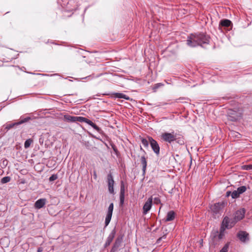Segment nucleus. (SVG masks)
<instances>
[{"label":"nucleus","instance_id":"obj_18","mask_svg":"<svg viewBox=\"0 0 252 252\" xmlns=\"http://www.w3.org/2000/svg\"><path fill=\"white\" fill-rule=\"evenodd\" d=\"M113 97H114L115 98H124L126 100L130 99V97L126 95L123 93H114L113 94Z\"/></svg>","mask_w":252,"mask_h":252},{"label":"nucleus","instance_id":"obj_29","mask_svg":"<svg viewBox=\"0 0 252 252\" xmlns=\"http://www.w3.org/2000/svg\"><path fill=\"white\" fill-rule=\"evenodd\" d=\"M239 196H240V194H239V192H237V190H234L231 193V197L232 198H237L239 197Z\"/></svg>","mask_w":252,"mask_h":252},{"label":"nucleus","instance_id":"obj_37","mask_svg":"<svg viewBox=\"0 0 252 252\" xmlns=\"http://www.w3.org/2000/svg\"><path fill=\"white\" fill-rule=\"evenodd\" d=\"M231 193L230 191H227V193H226V196H229L230 195V194L231 195Z\"/></svg>","mask_w":252,"mask_h":252},{"label":"nucleus","instance_id":"obj_1","mask_svg":"<svg viewBox=\"0 0 252 252\" xmlns=\"http://www.w3.org/2000/svg\"><path fill=\"white\" fill-rule=\"evenodd\" d=\"M209 37L203 33H191L188 37L187 44L190 47L197 46L203 47L205 44L209 43Z\"/></svg>","mask_w":252,"mask_h":252},{"label":"nucleus","instance_id":"obj_2","mask_svg":"<svg viewBox=\"0 0 252 252\" xmlns=\"http://www.w3.org/2000/svg\"><path fill=\"white\" fill-rule=\"evenodd\" d=\"M63 121H66L67 122H79L81 123H86L89 125L91 126L92 127H93L95 130H96L98 133H102L103 131L98 126H97L95 124L92 122L91 120L81 116H71L68 114H65L63 116Z\"/></svg>","mask_w":252,"mask_h":252},{"label":"nucleus","instance_id":"obj_22","mask_svg":"<svg viewBox=\"0 0 252 252\" xmlns=\"http://www.w3.org/2000/svg\"><path fill=\"white\" fill-rule=\"evenodd\" d=\"M226 229V228L225 227H224L223 226L221 225V226H220V233L218 236V238L219 239H221L223 238V237L224 235V231Z\"/></svg>","mask_w":252,"mask_h":252},{"label":"nucleus","instance_id":"obj_10","mask_svg":"<svg viewBox=\"0 0 252 252\" xmlns=\"http://www.w3.org/2000/svg\"><path fill=\"white\" fill-rule=\"evenodd\" d=\"M114 208V204L113 203L110 204L106 213V216L105 220V227L107 226L110 222L112 218L113 211Z\"/></svg>","mask_w":252,"mask_h":252},{"label":"nucleus","instance_id":"obj_17","mask_svg":"<svg viewBox=\"0 0 252 252\" xmlns=\"http://www.w3.org/2000/svg\"><path fill=\"white\" fill-rule=\"evenodd\" d=\"M220 25L225 28L230 27L231 28L232 24L229 20L224 19L220 21Z\"/></svg>","mask_w":252,"mask_h":252},{"label":"nucleus","instance_id":"obj_36","mask_svg":"<svg viewBox=\"0 0 252 252\" xmlns=\"http://www.w3.org/2000/svg\"><path fill=\"white\" fill-rule=\"evenodd\" d=\"M7 160H4L3 161V164L5 165H6L7 163Z\"/></svg>","mask_w":252,"mask_h":252},{"label":"nucleus","instance_id":"obj_19","mask_svg":"<svg viewBox=\"0 0 252 252\" xmlns=\"http://www.w3.org/2000/svg\"><path fill=\"white\" fill-rule=\"evenodd\" d=\"M116 231L115 228H114L110 233L109 234L108 237L107 238V239L106 241L108 242L109 243H111L113 241L115 235H116Z\"/></svg>","mask_w":252,"mask_h":252},{"label":"nucleus","instance_id":"obj_44","mask_svg":"<svg viewBox=\"0 0 252 252\" xmlns=\"http://www.w3.org/2000/svg\"><path fill=\"white\" fill-rule=\"evenodd\" d=\"M183 14H186V13H185V12H183Z\"/></svg>","mask_w":252,"mask_h":252},{"label":"nucleus","instance_id":"obj_42","mask_svg":"<svg viewBox=\"0 0 252 252\" xmlns=\"http://www.w3.org/2000/svg\"><path fill=\"white\" fill-rule=\"evenodd\" d=\"M94 178H96L97 175H96V173H95V172H94Z\"/></svg>","mask_w":252,"mask_h":252},{"label":"nucleus","instance_id":"obj_41","mask_svg":"<svg viewBox=\"0 0 252 252\" xmlns=\"http://www.w3.org/2000/svg\"><path fill=\"white\" fill-rule=\"evenodd\" d=\"M161 85V84H160V83L157 84H156V86H157L156 88H158V86H160Z\"/></svg>","mask_w":252,"mask_h":252},{"label":"nucleus","instance_id":"obj_31","mask_svg":"<svg viewBox=\"0 0 252 252\" xmlns=\"http://www.w3.org/2000/svg\"><path fill=\"white\" fill-rule=\"evenodd\" d=\"M58 178V176L56 174H53L49 178V181L50 182L54 181Z\"/></svg>","mask_w":252,"mask_h":252},{"label":"nucleus","instance_id":"obj_14","mask_svg":"<svg viewBox=\"0 0 252 252\" xmlns=\"http://www.w3.org/2000/svg\"><path fill=\"white\" fill-rule=\"evenodd\" d=\"M125 185L123 181L121 182L120 193V205L123 206L125 201Z\"/></svg>","mask_w":252,"mask_h":252},{"label":"nucleus","instance_id":"obj_32","mask_svg":"<svg viewBox=\"0 0 252 252\" xmlns=\"http://www.w3.org/2000/svg\"><path fill=\"white\" fill-rule=\"evenodd\" d=\"M154 203L156 204L160 203V199L158 197H155L154 199Z\"/></svg>","mask_w":252,"mask_h":252},{"label":"nucleus","instance_id":"obj_34","mask_svg":"<svg viewBox=\"0 0 252 252\" xmlns=\"http://www.w3.org/2000/svg\"><path fill=\"white\" fill-rule=\"evenodd\" d=\"M111 244L109 243L108 242H107L106 241L104 245V247L105 248H107V247H108Z\"/></svg>","mask_w":252,"mask_h":252},{"label":"nucleus","instance_id":"obj_43","mask_svg":"<svg viewBox=\"0 0 252 252\" xmlns=\"http://www.w3.org/2000/svg\"><path fill=\"white\" fill-rule=\"evenodd\" d=\"M182 11H185V9L181 10Z\"/></svg>","mask_w":252,"mask_h":252},{"label":"nucleus","instance_id":"obj_15","mask_svg":"<svg viewBox=\"0 0 252 252\" xmlns=\"http://www.w3.org/2000/svg\"><path fill=\"white\" fill-rule=\"evenodd\" d=\"M245 213V211L244 209L238 210L235 213L233 218L237 222L244 218Z\"/></svg>","mask_w":252,"mask_h":252},{"label":"nucleus","instance_id":"obj_11","mask_svg":"<svg viewBox=\"0 0 252 252\" xmlns=\"http://www.w3.org/2000/svg\"><path fill=\"white\" fill-rule=\"evenodd\" d=\"M107 181L108 184V190L110 193L114 194V181L112 175L111 173L108 174L107 177Z\"/></svg>","mask_w":252,"mask_h":252},{"label":"nucleus","instance_id":"obj_23","mask_svg":"<svg viewBox=\"0 0 252 252\" xmlns=\"http://www.w3.org/2000/svg\"><path fill=\"white\" fill-rule=\"evenodd\" d=\"M177 143L181 145H183L185 143L183 137L177 136V139L175 140Z\"/></svg>","mask_w":252,"mask_h":252},{"label":"nucleus","instance_id":"obj_9","mask_svg":"<svg viewBox=\"0 0 252 252\" xmlns=\"http://www.w3.org/2000/svg\"><path fill=\"white\" fill-rule=\"evenodd\" d=\"M237 237L243 243H246L250 240L249 234L245 231H239L237 234Z\"/></svg>","mask_w":252,"mask_h":252},{"label":"nucleus","instance_id":"obj_13","mask_svg":"<svg viewBox=\"0 0 252 252\" xmlns=\"http://www.w3.org/2000/svg\"><path fill=\"white\" fill-rule=\"evenodd\" d=\"M153 198L152 197L149 198L145 203L143 207V214L146 215L151 210L152 206Z\"/></svg>","mask_w":252,"mask_h":252},{"label":"nucleus","instance_id":"obj_33","mask_svg":"<svg viewBox=\"0 0 252 252\" xmlns=\"http://www.w3.org/2000/svg\"><path fill=\"white\" fill-rule=\"evenodd\" d=\"M165 238H166V235H164L163 236H162V237H161L160 238L158 239V242L160 241L162 239H165Z\"/></svg>","mask_w":252,"mask_h":252},{"label":"nucleus","instance_id":"obj_30","mask_svg":"<svg viewBox=\"0 0 252 252\" xmlns=\"http://www.w3.org/2000/svg\"><path fill=\"white\" fill-rule=\"evenodd\" d=\"M243 169L246 170L252 169V165H245L243 166Z\"/></svg>","mask_w":252,"mask_h":252},{"label":"nucleus","instance_id":"obj_25","mask_svg":"<svg viewBox=\"0 0 252 252\" xmlns=\"http://www.w3.org/2000/svg\"><path fill=\"white\" fill-rule=\"evenodd\" d=\"M11 178L9 176H6L1 179L0 182L3 184L9 182Z\"/></svg>","mask_w":252,"mask_h":252},{"label":"nucleus","instance_id":"obj_21","mask_svg":"<svg viewBox=\"0 0 252 252\" xmlns=\"http://www.w3.org/2000/svg\"><path fill=\"white\" fill-rule=\"evenodd\" d=\"M141 163L142 164V171L143 173H145L146 167H147V161L145 157L144 156H142L140 159Z\"/></svg>","mask_w":252,"mask_h":252},{"label":"nucleus","instance_id":"obj_3","mask_svg":"<svg viewBox=\"0 0 252 252\" xmlns=\"http://www.w3.org/2000/svg\"><path fill=\"white\" fill-rule=\"evenodd\" d=\"M31 119L30 117H25L22 116L20 117V120L18 122L11 123L8 122L3 126V130L4 132H7L10 129L14 127L15 126L23 124L26 122H28Z\"/></svg>","mask_w":252,"mask_h":252},{"label":"nucleus","instance_id":"obj_5","mask_svg":"<svg viewBox=\"0 0 252 252\" xmlns=\"http://www.w3.org/2000/svg\"><path fill=\"white\" fill-rule=\"evenodd\" d=\"M223 207L224 203H215L213 205L211 206V210L213 213V215L215 218L219 216Z\"/></svg>","mask_w":252,"mask_h":252},{"label":"nucleus","instance_id":"obj_39","mask_svg":"<svg viewBox=\"0 0 252 252\" xmlns=\"http://www.w3.org/2000/svg\"><path fill=\"white\" fill-rule=\"evenodd\" d=\"M3 173V171L1 169H0V175H1Z\"/></svg>","mask_w":252,"mask_h":252},{"label":"nucleus","instance_id":"obj_4","mask_svg":"<svg viewBox=\"0 0 252 252\" xmlns=\"http://www.w3.org/2000/svg\"><path fill=\"white\" fill-rule=\"evenodd\" d=\"M177 136H178V134L175 133L174 131H172L171 133H163L161 135V138L164 141L171 143L177 139Z\"/></svg>","mask_w":252,"mask_h":252},{"label":"nucleus","instance_id":"obj_28","mask_svg":"<svg viewBox=\"0 0 252 252\" xmlns=\"http://www.w3.org/2000/svg\"><path fill=\"white\" fill-rule=\"evenodd\" d=\"M229 248V243H227L224 245L220 252H227Z\"/></svg>","mask_w":252,"mask_h":252},{"label":"nucleus","instance_id":"obj_35","mask_svg":"<svg viewBox=\"0 0 252 252\" xmlns=\"http://www.w3.org/2000/svg\"><path fill=\"white\" fill-rule=\"evenodd\" d=\"M32 73L33 74H36V75H42V76H46V75H47V74H41V73Z\"/></svg>","mask_w":252,"mask_h":252},{"label":"nucleus","instance_id":"obj_20","mask_svg":"<svg viewBox=\"0 0 252 252\" xmlns=\"http://www.w3.org/2000/svg\"><path fill=\"white\" fill-rule=\"evenodd\" d=\"M175 213L173 211H170L167 213L166 221H170L173 220L175 219Z\"/></svg>","mask_w":252,"mask_h":252},{"label":"nucleus","instance_id":"obj_12","mask_svg":"<svg viewBox=\"0 0 252 252\" xmlns=\"http://www.w3.org/2000/svg\"><path fill=\"white\" fill-rule=\"evenodd\" d=\"M123 241V236H119L117 237L113 245V247L110 252H117L119 247H120Z\"/></svg>","mask_w":252,"mask_h":252},{"label":"nucleus","instance_id":"obj_27","mask_svg":"<svg viewBox=\"0 0 252 252\" xmlns=\"http://www.w3.org/2000/svg\"><path fill=\"white\" fill-rule=\"evenodd\" d=\"M148 139H149L148 138ZM141 142L142 145L146 148H147L149 146V144L150 143L149 139H146L145 138H142Z\"/></svg>","mask_w":252,"mask_h":252},{"label":"nucleus","instance_id":"obj_7","mask_svg":"<svg viewBox=\"0 0 252 252\" xmlns=\"http://www.w3.org/2000/svg\"><path fill=\"white\" fill-rule=\"evenodd\" d=\"M236 222L237 221L234 218H229L226 216L223 218L221 225L226 229H230L235 225Z\"/></svg>","mask_w":252,"mask_h":252},{"label":"nucleus","instance_id":"obj_24","mask_svg":"<svg viewBox=\"0 0 252 252\" xmlns=\"http://www.w3.org/2000/svg\"><path fill=\"white\" fill-rule=\"evenodd\" d=\"M32 143H33V140L32 139L30 138V139L26 140L24 143L25 148L27 149L29 147H30L31 144Z\"/></svg>","mask_w":252,"mask_h":252},{"label":"nucleus","instance_id":"obj_40","mask_svg":"<svg viewBox=\"0 0 252 252\" xmlns=\"http://www.w3.org/2000/svg\"><path fill=\"white\" fill-rule=\"evenodd\" d=\"M161 85V84H160V83L157 84H156V86H157L156 88H158V86H160Z\"/></svg>","mask_w":252,"mask_h":252},{"label":"nucleus","instance_id":"obj_38","mask_svg":"<svg viewBox=\"0 0 252 252\" xmlns=\"http://www.w3.org/2000/svg\"><path fill=\"white\" fill-rule=\"evenodd\" d=\"M42 251V249L41 248H39L37 250V252H41Z\"/></svg>","mask_w":252,"mask_h":252},{"label":"nucleus","instance_id":"obj_26","mask_svg":"<svg viewBox=\"0 0 252 252\" xmlns=\"http://www.w3.org/2000/svg\"><path fill=\"white\" fill-rule=\"evenodd\" d=\"M246 187L244 186H241L239 187L237 189V192H239V194L240 195L241 194L243 193L246 190Z\"/></svg>","mask_w":252,"mask_h":252},{"label":"nucleus","instance_id":"obj_6","mask_svg":"<svg viewBox=\"0 0 252 252\" xmlns=\"http://www.w3.org/2000/svg\"><path fill=\"white\" fill-rule=\"evenodd\" d=\"M228 119L230 121L235 122L239 120L242 117V113L239 111L229 110L227 113Z\"/></svg>","mask_w":252,"mask_h":252},{"label":"nucleus","instance_id":"obj_8","mask_svg":"<svg viewBox=\"0 0 252 252\" xmlns=\"http://www.w3.org/2000/svg\"><path fill=\"white\" fill-rule=\"evenodd\" d=\"M148 138H149L150 144L152 150L157 155H158L160 152V148L158 144L152 137L148 136Z\"/></svg>","mask_w":252,"mask_h":252},{"label":"nucleus","instance_id":"obj_16","mask_svg":"<svg viewBox=\"0 0 252 252\" xmlns=\"http://www.w3.org/2000/svg\"><path fill=\"white\" fill-rule=\"evenodd\" d=\"M46 199L40 198L38 199L34 203V208L36 209H40L43 207L46 203Z\"/></svg>","mask_w":252,"mask_h":252}]
</instances>
